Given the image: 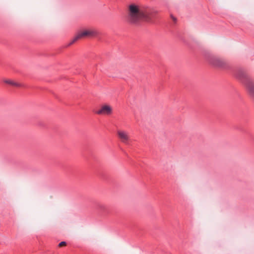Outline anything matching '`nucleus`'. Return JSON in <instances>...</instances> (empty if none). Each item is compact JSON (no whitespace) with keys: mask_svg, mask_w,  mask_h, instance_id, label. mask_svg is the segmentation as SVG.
I'll use <instances>...</instances> for the list:
<instances>
[{"mask_svg":"<svg viewBox=\"0 0 254 254\" xmlns=\"http://www.w3.org/2000/svg\"><path fill=\"white\" fill-rule=\"evenodd\" d=\"M235 74L236 77L245 85L249 94L254 98V81L242 68L237 69Z\"/></svg>","mask_w":254,"mask_h":254,"instance_id":"f257e3e1","label":"nucleus"},{"mask_svg":"<svg viewBox=\"0 0 254 254\" xmlns=\"http://www.w3.org/2000/svg\"><path fill=\"white\" fill-rule=\"evenodd\" d=\"M205 57L206 60L213 66L221 68L227 67V63L224 60L215 57L209 53H206Z\"/></svg>","mask_w":254,"mask_h":254,"instance_id":"f03ea898","label":"nucleus"},{"mask_svg":"<svg viewBox=\"0 0 254 254\" xmlns=\"http://www.w3.org/2000/svg\"><path fill=\"white\" fill-rule=\"evenodd\" d=\"M140 13L138 6L134 4L129 6L128 19L129 22L137 24L139 19Z\"/></svg>","mask_w":254,"mask_h":254,"instance_id":"7ed1b4c3","label":"nucleus"},{"mask_svg":"<svg viewBox=\"0 0 254 254\" xmlns=\"http://www.w3.org/2000/svg\"><path fill=\"white\" fill-rule=\"evenodd\" d=\"M96 34V32L93 30L84 31L81 33L77 34L71 41V42L68 44V45H71V44L75 42L76 41L83 37H93L95 36Z\"/></svg>","mask_w":254,"mask_h":254,"instance_id":"20e7f679","label":"nucleus"},{"mask_svg":"<svg viewBox=\"0 0 254 254\" xmlns=\"http://www.w3.org/2000/svg\"><path fill=\"white\" fill-rule=\"evenodd\" d=\"M118 137L121 142L125 144L128 145L130 141L129 133L124 130H119L117 131Z\"/></svg>","mask_w":254,"mask_h":254,"instance_id":"39448f33","label":"nucleus"},{"mask_svg":"<svg viewBox=\"0 0 254 254\" xmlns=\"http://www.w3.org/2000/svg\"><path fill=\"white\" fill-rule=\"evenodd\" d=\"M112 113V109L110 106L108 105H104L102 108L97 111L96 113L98 115L106 114L110 115Z\"/></svg>","mask_w":254,"mask_h":254,"instance_id":"423d86ee","label":"nucleus"},{"mask_svg":"<svg viewBox=\"0 0 254 254\" xmlns=\"http://www.w3.org/2000/svg\"><path fill=\"white\" fill-rule=\"evenodd\" d=\"M155 13H150L145 15L143 16V19L145 21L148 22H152L153 18L155 17Z\"/></svg>","mask_w":254,"mask_h":254,"instance_id":"0eeeda50","label":"nucleus"},{"mask_svg":"<svg viewBox=\"0 0 254 254\" xmlns=\"http://www.w3.org/2000/svg\"><path fill=\"white\" fill-rule=\"evenodd\" d=\"M97 208L101 211L105 213L108 212V206L104 203H98L97 205Z\"/></svg>","mask_w":254,"mask_h":254,"instance_id":"6e6552de","label":"nucleus"},{"mask_svg":"<svg viewBox=\"0 0 254 254\" xmlns=\"http://www.w3.org/2000/svg\"><path fill=\"white\" fill-rule=\"evenodd\" d=\"M3 82L6 84H9L13 86H16V82L10 79H4Z\"/></svg>","mask_w":254,"mask_h":254,"instance_id":"1a4fd4ad","label":"nucleus"},{"mask_svg":"<svg viewBox=\"0 0 254 254\" xmlns=\"http://www.w3.org/2000/svg\"><path fill=\"white\" fill-rule=\"evenodd\" d=\"M65 245H66V242H64V241H63V242H61V243H59V247H62V246H64Z\"/></svg>","mask_w":254,"mask_h":254,"instance_id":"9d476101","label":"nucleus"},{"mask_svg":"<svg viewBox=\"0 0 254 254\" xmlns=\"http://www.w3.org/2000/svg\"><path fill=\"white\" fill-rule=\"evenodd\" d=\"M171 17L174 22L176 21L177 19L174 16H173L172 15H171Z\"/></svg>","mask_w":254,"mask_h":254,"instance_id":"9b49d317","label":"nucleus"},{"mask_svg":"<svg viewBox=\"0 0 254 254\" xmlns=\"http://www.w3.org/2000/svg\"><path fill=\"white\" fill-rule=\"evenodd\" d=\"M16 86H17V87L18 86H20V85L17 82Z\"/></svg>","mask_w":254,"mask_h":254,"instance_id":"f8f14e48","label":"nucleus"}]
</instances>
